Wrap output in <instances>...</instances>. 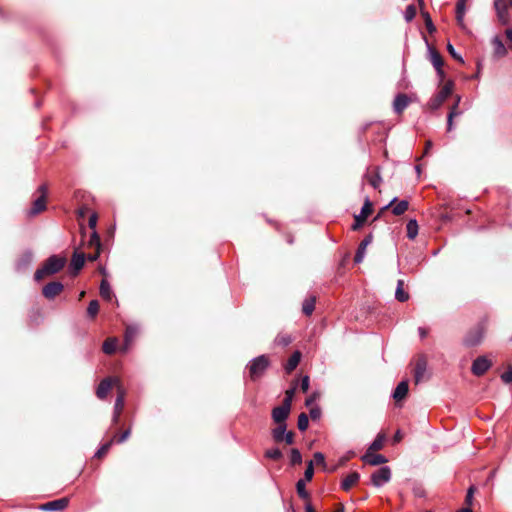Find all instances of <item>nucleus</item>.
Here are the masks:
<instances>
[{"mask_svg":"<svg viewBox=\"0 0 512 512\" xmlns=\"http://www.w3.org/2000/svg\"><path fill=\"white\" fill-rule=\"evenodd\" d=\"M505 34H506L507 40L509 42V47L512 50V28L507 29L505 31Z\"/></svg>","mask_w":512,"mask_h":512,"instance_id":"e2e57ef3","label":"nucleus"},{"mask_svg":"<svg viewBox=\"0 0 512 512\" xmlns=\"http://www.w3.org/2000/svg\"><path fill=\"white\" fill-rule=\"evenodd\" d=\"M384 441L385 435L378 434L373 442L369 445L367 450H369V452L381 450L383 448Z\"/></svg>","mask_w":512,"mask_h":512,"instance_id":"7c9ffc66","label":"nucleus"},{"mask_svg":"<svg viewBox=\"0 0 512 512\" xmlns=\"http://www.w3.org/2000/svg\"><path fill=\"white\" fill-rule=\"evenodd\" d=\"M113 442H114V438H112L108 442H106L103 445H101L98 448V450L95 452L94 457L101 458L102 456H104L109 451V449H110L111 445L113 444Z\"/></svg>","mask_w":512,"mask_h":512,"instance_id":"c9c22d12","label":"nucleus"},{"mask_svg":"<svg viewBox=\"0 0 512 512\" xmlns=\"http://www.w3.org/2000/svg\"><path fill=\"white\" fill-rule=\"evenodd\" d=\"M360 475L358 472L348 474L341 482V488L348 491L354 484L358 482Z\"/></svg>","mask_w":512,"mask_h":512,"instance_id":"4be33fe9","label":"nucleus"},{"mask_svg":"<svg viewBox=\"0 0 512 512\" xmlns=\"http://www.w3.org/2000/svg\"><path fill=\"white\" fill-rule=\"evenodd\" d=\"M301 360V353L299 351H295L288 359L287 363L285 364V370L287 373L292 372L296 367L298 366L299 362Z\"/></svg>","mask_w":512,"mask_h":512,"instance_id":"b1692460","label":"nucleus"},{"mask_svg":"<svg viewBox=\"0 0 512 512\" xmlns=\"http://www.w3.org/2000/svg\"><path fill=\"white\" fill-rule=\"evenodd\" d=\"M309 415L312 420H317L321 417V409L318 406L312 407L310 409Z\"/></svg>","mask_w":512,"mask_h":512,"instance_id":"5fc2aeb1","label":"nucleus"},{"mask_svg":"<svg viewBox=\"0 0 512 512\" xmlns=\"http://www.w3.org/2000/svg\"><path fill=\"white\" fill-rule=\"evenodd\" d=\"M130 434H131V429L129 428V429L125 430L119 437L114 436L113 437L114 442L123 443L130 437Z\"/></svg>","mask_w":512,"mask_h":512,"instance_id":"603ef678","label":"nucleus"},{"mask_svg":"<svg viewBox=\"0 0 512 512\" xmlns=\"http://www.w3.org/2000/svg\"><path fill=\"white\" fill-rule=\"evenodd\" d=\"M309 425V418L306 413H301L298 416L297 427L300 431L307 430Z\"/></svg>","mask_w":512,"mask_h":512,"instance_id":"e433bc0d","label":"nucleus"},{"mask_svg":"<svg viewBox=\"0 0 512 512\" xmlns=\"http://www.w3.org/2000/svg\"><path fill=\"white\" fill-rule=\"evenodd\" d=\"M500 378L506 384L512 382V366L511 365H509L507 367V370L501 374Z\"/></svg>","mask_w":512,"mask_h":512,"instance_id":"de8ad7c7","label":"nucleus"},{"mask_svg":"<svg viewBox=\"0 0 512 512\" xmlns=\"http://www.w3.org/2000/svg\"><path fill=\"white\" fill-rule=\"evenodd\" d=\"M408 206L409 203L407 200H401L395 206H393L392 213L396 216H400L408 209Z\"/></svg>","mask_w":512,"mask_h":512,"instance_id":"473e14b6","label":"nucleus"},{"mask_svg":"<svg viewBox=\"0 0 512 512\" xmlns=\"http://www.w3.org/2000/svg\"><path fill=\"white\" fill-rule=\"evenodd\" d=\"M33 260V253L30 250L25 251L19 260L17 261L16 268L17 270H24L26 269Z\"/></svg>","mask_w":512,"mask_h":512,"instance_id":"412c9836","label":"nucleus"},{"mask_svg":"<svg viewBox=\"0 0 512 512\" xmlns=\"http://www.w3.org/2000/svg\"><path fill=\"white\" fill-rule=\"evenodd\" d=\"M295 390H296V387H291L290 389H288L286 392H285V397L283 399V404L291 407V404H292V401H293V397H294V394H295Z\"/></svg>","mask_w":512,"mask_h":512,"instance_id":"c03bdc74","label":"nucleus"},{"mask_svg":"<svg viewBox=\"0 0 512 512\" xmlns=\"http://www.w3.org/2000/svg\"><path fill=\"white\" fill-rule=\"evenodd\" d=\"M371 213H372V203H371L369 197H366L360 213L354 216V223L352 225V229L353 230L360 229L363 226L364 222L366 221L367 217Z\"/></svg>","mask_w":512,"mask_h":512,"instance_id":"0eeeda50","label":"nucleus"},{"mask_svg":"<svg viewBox=\"0 0 512 512\" xmlns=\"http://www.w3.org/2000/svg\"><path fill=\"white\" fill-rule=\"evenodd\" d=\"M314 461L317 464L325 465V456H324V454L321 453V452H315L314 453Z\"/></svg>","mask_w":512,"mask_h":512,"instance_id":"13d9d810","label":"nucleus"},{"mask_svg":"<svg viewBox=\"0 0 512 512\" xmlns=\"http://www.w3.org/2000/svg\"><path fill=\"white\" fill-rule=\"evenodd\" d=\"M422 15L424 17L425 25L429 33L435 32L436 28L433 24V21L431 19V16L428 12L422 11Z\"/></svg>","mask_w":512,"mask_h":512,"instance_id":"37998d69","label":"nucleus"},{"mask_svg":"<svg viewBox=\"0 0 512 512\" xmlns=\"http://www.w3.org/2000/svg\"><path fill=\"white\" fill-rule=\"evenodd\" d=\"M427 361L421 357L417 360L414 370V381L416 384L421 383L427 377Z\"/></svg>","mask_w":512,"mask_h":512,"instance_id":"ddd939ff","label":"nucleus"},{"mask_svg":"<svg viewBox=\"0 0 512 512\" xmlns=\"http://www.w3.org/2000/svg\"><path fill=\"white\" fill-rule=\"evenodd\" d=\"M89 245L95 246L97 249H100V247H101L100 238L96 231H94L92 233L90 240H89Z\"/></svg>","mask_w":512,"mask_h":512,"instance_id":"09e8293b","label":"nucleus"},{"mask_svg":"<svg viewBox=\"0 0 512 512\" xmlns=\"http://www.w3.org/2000/svg\"><path fill=\"white\" fill-rule=\"evenodd\" d=\"M286 433L287 424H277V427H275L271 432L273 440L277 443L283 442V438Z\"/></svg>","mask_w":512,"mask_h":512,"instance_id":"393cba45","label":"nucleus"},{"mask_svg":"<svg viewBox=\"0 0 512 512\" xmlns=\"http://www.w3.org/2000/svg\"><path fill=\"white\" fill-rule=\"evenodd\" d=\"M465 13H466V2H463V0H457L456 15H465Z\"/></svg>","mask_w":512,"mask_h":512,"instance_id":"3c124183","label":"nucleus"},{"mask_svg":"<svg viewBox=\"0 0 512 512\" xmlns=\"http://www.w3.org/2000/svg\"><path fill=\"white\" fill-rule=\"evenodd\" d=\"M453 82L448 81L442 89L429 100V107L431 110H437L441 107L444 101L451 95L453 90Z\"/></svg>","mask_w":512,"mask_h":512,"instance_id":"7ed1b4c3","label":"nucleus"},{"mask_svg":"<svg viewBox=\"0 0 512 512\" xmlns=\"http://www.w3.org/2000/svg\"><path fill=\"white\" fill-rule=\"evenodd\" d=\"M283 454L279 448H271L265 452V457L272 460H280Z\"/></svg>","mask_w":512,"mask_h":512,"instance_id":"ea45409f","label":"nucleus"},{"mask_svg":"<svg viewBox=\"0 0 512 512\" xmlns=\"http://www.w3.org/2000/svg\"><path fill=\"white\" fill-rule=\"evenodd\" d=\"M309 383H310V378L308 375H305L304 377H302L301 379V383H300V388L301 390L306 393L309 389Z\"/></svg>","mask_w":512,"mask_h":512,"instance_id":"6e6d98bb","label":"nucleus"},{"mask_svg":"<svg viewBox=\"0 0 512 512\" xmlns=\"http://www.w3.org/2000/svg\"><path fill=\"white\" fill-rule=\"evenodd\" d=\"M484 337L483 328L480 326L470 329L463 338V345L466 347L478 346Z\"/></svg>","mask_w":512,"mask_h":512,"instance_id":"39448f33","label":"nucleus"},{"mask_svg":"<svg viewBox=\"0 0 512 512\" xmlns=\"http://www.w3.org/2000/svg\"><path fill=\"white\" fill-rule=\"evenodd\" d=\"M296 490L300 498L305 500L309 498V493L306 490L305 480L300 479L297 481Z\"/></svg>","mask_w":512,"mask_h":512,"instance_id":"72a5a7b5","label":"nucleus"},{"mask_svg":"<svg viewBox=\"0 0 512 512\" xmlns=\"http://www.w3.org/2000/svg\"><path fill=\"white\" fill-rule=\"evenodd\" d=\"M402 438H403V435H402L401 431L397 430L396 433L393 436V441L395 443H397V442H400L402 440Z\"/></svg>","mask_w":512,"mask_h":512,"instance_id":"69168bd1","label":"nucleus"},{"mask_svg":"<svg viewBox=\"0 0 512 512\" xmlns=\"http://www.w3.org/2000/svg\"><path fill=\"white\" fill-rule=\"evenodd\" d=\"M460 102V96H457L455 104L452 106L448 116H447V130L451 131L453 129V118L461 114V111L458 110V105Z\"/></svg>","mask_w":512,"mask_h":512,"instance_id":"a878e982","label":"nucleus"},{"mask_svg":"<svg viewBox=\"0 0 512 512\" xmlns=\"http://www.w3.org/2000/svg\"><path fill=\"white\" fill-rule=\"evenodd\" d=\"M117 348V339L116 338H108L104 341L102 349L105 354L111 355L116 351Z\"/></svg>","mask_w":512,"mask_h":512,"instance_id":"c85d7f7f","label":"nucleus"},{"mask_svg":"<svg viewBox=\"0 0 512 512\" xmlns=\"http://www.w3.org/2000/svg\"><path fill=\"white\" fill-rule=\"evenodd\" d=\"M391 479V470L388 466H383L375 471L371 476V482L375 487H382Z\"/></svg>","mask_w":512,"mask_h":512,"instance_id":"1a4fd4ad","label":"nucleus"},{"mask_svg":"<svg viewBox=\"0 0 512 512\" xmlns=\"http://www.w3.org/2000/svg\"><path fill=\"white\" fill-rule=\"evenodd\" d=\"M136 328L135 327H127L126 329V332H125V345H126V349L128 348V345L132 342L134 336L136 335Z\"/></svg>","mask_w":512,"mask_h":512,"instance_id":"79ce46f5","label":"nucleus"},{"mask_svg":"<svg viewBox=\"0 0 512 512\" xmlns=\"http://www.w3.org/2000/svg\"><path fill=\"white\" fill-rule=\"evenodd\" d=\"M395 298L399 302H406L409 299V294L403 288H396Z\"/></svg>","mask_w":512,"mask_h":512,"instance_id":"a18cd8bd","label":"nucleus"},{"mask_svg":"<svg viewBox=\"0 0 512 512\" xmlns=\"http://www.w3.org/2000/svg\"><path fill=\"white\" fill-rule=\"evenodd\" d=\"M99 311V302L97 300H92L89 302L87 308V314L89 317L94 318Z\"/></svg>","mask_w":512,"mask_h":512,"instance_id":"a19ab883","label":"nucleus"},{"mask_svg":"<svg viewBox=\"0 0 512 512\" xmlns=\"http://www.w3.org/2000/svg\"><path fill=\"white\" fill-rule=\"evenodd\" d=\"M292 342V338L288 334H279L274 339L275 345L286 347Z\"/></svg>","mask_w":512,"mask_h":512,"instance_id":"f704fd0d","label":"nucleus"},{"mask_svg":"<svg viewBox=\"0 0 512 512\" xmlns=\"http://www.w3.org/2000/svg\"><path fill=\"white\" fill-rule=\"evenodd\" d=\"M498 21L502 25H508L511 21L509 8H512L505 0H494L493 3Z\"/></svg>","mask_w":512,"mask_h":512,"instance_id":"20e7f679","label":"nucleus"},{"mask_svg":"<svg viewBox=\"0 0 512 512\" xmlns=\"http://www.w3.org/2000/svg\"><path fill=\"white\" fill-rule=\"evenodd\" d=\"M85 263V255L83 253L75 252L71 259L70 270L71 274L76 276L80 270L83 268Z\"/></svg>","mask_w":512,"mask_h":512,"instance_id":"a211bd4d","label":"nucleus"},{"mask_svg":"<svg viewBox=\"0 0 512 512\" xmlns=\"http://www.w3.org/2000/svg\"><path fill=\"white\" fill-rule=\"evenodd\" d=\"M117 386V397H121L122 398V402L125 403V390L123 389V387L121 386L120 382L115 384Z\"/></svg>","mask_w":512,"mask_h":512,"instance_id":"052dcab7","label":"nucleus"},{"mask_svg":"<svg viewBox=\"0 0 512 512\" xmlns=\"http://www.w3.org/2000/svg\"><path fill=\"white\" fill-rule=\"evenodd\" d=\"M99 255H100V249H97V251L95 253L88 255V260L96 261L98 259Z\"/></svg>","mask_w":512,"mask_h":512,"instance_id":"338daca9","label":"nucleus"},{"mask_svg":"<svg viewBox=\"0 0 512 512\" xmlns=\"http://www.w3.org/2000/svg\"><path fill=\"white\" fill-rule=\"evenodd\" d=\"M319 397L318 392H313L306 400H305V406L310 407L313 405V403L317 400Z\"/></svg>","mask_w":512,"mask_h":512,"instance_id":"4d7b16f0","label":"nucleus"},{"mask_svg":"<svg viewBox=\"0 0 512 512\" xmlns=\"http://www.w3.org/2000/svg\"><path fill=\"white\" fill-rule=\"evenodd\" d=\"M314 475L313 461H309L307 467L304 472V479L306 481H311Z\"/></svg>","mask_w":512,"mask_h":512,"instance_id":"49530a36","label":"nucleus"},{"mask_svg":"<svg viewBox=\"0 0 512 512\" xmlns=\"http://www.w3.org/2000/svg\"><path fill=\"white\" fill-rule=\"evenodd\" d=\"M283 442H285L288 445H291L294 443V434L291 431H287L283 438Z\"/></svg>","mask_w":512,"mask_h":512,"instance_id":"bf43d9fd","label":"nucleus"},{"mask_svg":"<svg viewBox=\"0 0 512 512\" xmlns=\"http://www.w3.org/2000/svg\"><path fill=\"white\" fill-rule=\"evenodd\" d=\"M416 16V7L414 4H410L404 11V19L406 22H411Z\"/></svg>","mask_w":512,"mask_h":512,"instance_id":"4c0bfd02","label":"nucleus"},{"mask_svg":"<svg viewBox=\"0 0 512 512\" xmlns=\"http://www.w3.org/2000/svg\"><path fill=\"white\" fill-rule=\"evenodd\" d=\"M372 240H373V235L370 233L367 236H365V238L360 242V244L357 248L355 257H354V262L356 264H359L364 260L365 254H366V248L368 245H370L372 243Z\"/></svg>","mask_w":512,"mask_h":512,"instance_id":"2eb2a0df","label":"nucleus"},{"mask_svg":"<svg viewBox=\"0 0 512 512\" xmlns=\"http://www.w3.org/2000/svg\"><path fill=\"white\" fill-rule=\"evenodd\" d=\"M473 499H474V496L466 494L465 503H466L467 507H470L473 504Z\"/></svg>","mask_w":512,"mask_h":512,"instance_id":"774afa93","label":"nucleus"},{"mask_svg":"<svg viewBox=\"0 0 512 512\" xmlns=\"http://www.w3.org/2000/svg\"><path fill=\"white\" fill-rule=\"evenodd\" d=\"M407 237L413 240L418 234V223L415 219H410L406 225Z\"/></svg>","mask_w":512,"mask_h":512,"instance_id":"c756f323","label":"nucleus"},{"mask_svg":"<svg viewBox=\"0 0 512 512\" xmlns=\"http://www.w3.org/2000/svg\"><path fill=\"white\" fill-rule=\"evenodd\" d=\"M68 503L67 498H60L42 504L40 509L43 511H62L68 506Z\"/></svg>","mask_w":512,"mask_h":512,"instance_id":"4468645a","label":"nucleus"},{"mask_svg":"<svg viewBox=\"0 0 512 512\" xmlns=\"http://www.w3.org/2000/svg\"><path fill=\"white\" fill-rule=\"evenodd\" d=\"M100 295L106 300H110L112 297L110 284L105 279H103L100 284Z\"/></svg>","mask_w":512,"mask_h":512,"instance_id":"2f4dec72","label":"nucleus"},{"mask_svg":"<svg viewBox=\"0 0 512 512\" xmlns=\"http://www.w3.org/2000/svg\"><path fill=\"white\" fill-rule=\"evenodd\" d=\"M429 54H430V61L432 65L434 66L435 70H439L440 67H443V59L440 53L433 49L432 47H428Z\"/></svg>","mask_w":512,"mask_h":512,"instance_id":"bb28decb","label":"nucleus"},{"mask_svg":"<svg viewBox=\"0 0 512 512\" xmlns=\"http://www.w3.org/2000/svg\"><path fill=\"white\" fill-rule=\"evenodd\" d=\"M315 303H316L315 296L307 297L302 303V312L305 315L310 316L315 309Z\"/></svg>","mask_w":512,"mask_h":512,"instance_id":"cd10ccee","label":"nucleus"},{"mask_svg":"<svg viewBox=\"0 0 512 512\" xmlns=\"http://www.w3.org/2000/svg\"><path fill=\"white\" fill-rule=\"evenodd\" d=\"M291 407L281 404L280 406H277L273 408L272 410V419L277 424H286V420L290 414Z\"/></svg>","mask_w":512,"mask_h":512,"instance_id":"9b49d317","label":"nucleus"},{"mask_svg":"<svg viewBox=\"0 0 512 512\" xmlns=\"http://www.w3.org/2000/svg\"><path fill=\"white\" fill-rule=\"evenodd\" d=\"M381 181L382 178L379 173H376L375 175L369 177V183L375 189L379 187Z\"/></svg>","mask_w":512,"mask_h":512,"instance_id":"8fccbe9b","label":"nucleus"},{"mask_svg":"<svg viewBox=\"0 0 512 512\" xmlns=\"http://www.w3.org/2000/svg\"><path fill=\"white\" fill-rule=\"evenodd\" d=\"M119 383V379L116 377H107L104 378L98 385L96 389V396L103 400L106 398L107 394L109 393L110 389L114 384Z\"/></svg>","mask_w":512,"mask_h":512,"instance_id":"9d476101","label":"nucleus"},{"mask_svg":"<svg viewBox=\"0 0 512 512\" xmlns=\"http://www.w3.org/2000/svg\"><path fill=\"white\" fill-rule=\"evenodd\" d=\"M269 365L270 361L266 355H260L253 358L247 365L251 380L256 381L262 377Z\"/></svg>","mask_w":512,"mask_h":512,"instance_id":"f03ea898","label":"nucleus"},{"mask_svg":"<svg viewBox=\"0 0 512 512\" xmlns=\"http://www.w3.org/2000/svg\"><path fill=\"white\" fill-rule=\"evenodd\" d=\"M96 223H97V215L96 214H92L90 216V218H89V226H90V228H95Z\"/></svg>","mask_w":512,"mask_h":512,"instance_id":"0e129e2a","label":"nucleus"},{"mask_svg":"<svg viewBox=\"0 0 512 512\" xmlns=\"http://www.w3.org/2000/svg\"><path fill=\"white\" fill-rule=\"evenodd\" d=\"M492 367V361L486 356L477 357L471 366V372L473 375L480 377L484 375Z\"/></svg>","mask_w":512,"mask_h":512,"instance_id":"6e6552de","label":"nucleus"},{"mask_svg":"<svg viewBox=\"0 0 512 512\" xmlns=\"http://www.w3.org/2000/svg\"><path fill=\"white\" fill-rule=\"evenodd\" d=\"M410 99L404 93L396 95L393 101V110L396 114H401L409 105Z\"/></svg>","mask_w":512,"mask_h":512,"instance_id":"f3484780","label":"nucleus"},{"mask_svg":"<svg viewBox=\"0 0 512 512\" xmlns=\"http://www.w3.org/2000/svg\"><path fill=\"white\" fill-rule=\"evenodd\" d=\"M464 17H465V15H456V21H457V24H458V26H459L462 30H465V29H466V24H465V21H464Z\"/></svg>","mask_w":512,"mask_h":512,"instance_id":"680f3d73","label":"nucleus"},{"mask_svg":"<svg viewBox=\"0 0 512 512\" xmlns=\"http://www.w3.org/2000/svg\"><path fill=\"white\" fill-rule=\"evenodd\" d=\"M361 459L363 462H365L371 466H378V465L384 464L388 461L384 455L374 454L372 452H369V450L366 451V453L362 456Z\"/></svg>","mask_w":512,"mask_h":512,"instance_id":"dca6fc26","label":"nucleus"},{"mask_svg":"<svg viewBox=\"0 0 512 512\" xmlns=\"http://www.w3.org/2000/svg\"><path fill=\"white\" fill-rule=\"evenodd\" d=\"M491 42L494 48L495 57L502 58L506 56L507 48L505 47L504 43L502 42L499 36H494Z\"/></svg>","mask_w":512,"mask_h":512,"instance_id":"aec40b11","label":"nucleus"},{"mask_svg":"<svg viewBox=\"0 0 512 512\" xmlns=\"http://www.w3.org/2000/svg\"><path fill=\"white\" fill-rule=\"evenodd\" d=\"M447 50L449 52V54L456 60L460 61V62H464L463 58L456 52L455 48L453 47L452 44H448L447 45Z\"/></svg>","mask_w":512,"mask_h":512,"instance_id":"864d4df0","label":"nucleus"},{"mask_svg":"<svg viewBox=\"0 0 512 512\" xmlns=\"http://www.w3.org/2000/svg\"><path fill=\"white\" fill-rule=\"evenodd\" d=\"M38 191L40 192V195L34 200L31 209L28 211L29 216H35L46 209L47 187L45 185H41L38 188Z\"/></svg>","mask_w":512,"mask_h":512,"instance_id":"423d86ee","label":"nucleus"},{"mask_svg":"<svg viewBox=\"0 0 512 512\" xmlns=\"http://www.w3.org/2000/svg\"><path fill=\"white\" fill-rule=\"evenodd\" d=\"M66 264V258L59 255H51L44 262L41 268L37 269L34 278L36 281L43 279L45 276L54 275L61 271Z\"/></svg>","mask_w":512,"mask_h":512,"instance_id":"f257e3e1","label":"nucleus"},{"mask_svg":"<svg viewBox=\"0 0 512 512\" xmlns=\"http://www.w3.org/2000/svg\"><path fill=\"white\" fill-rule=\"evenodd\" d=\"M64 286L59 281H52L46 284L42 289V294L47 299L55 298L62 290Z\"/></svg>","mask_w":512,"mask_h":512,"instance_id":"f8f14e48","label":"nucleus"},{"mask_svg":"<svg viewBox=\"0 0 512 512\" xmlns=\"http://www.w3.org/2000/svg\"><path fill=\"white\" fill-rule=\"evenodd\" d=\"M124 405L125 403L122 402V398L116 397L113 407L112 424H118Z\"/></svg>","mask_w":512,"mask_h":512,"instance_id":"5701e85b","label":"nucleus"},{"mask_svg":"<svg viewBox=\"0 0 512 512\" xmlns=\"http://www.w3.org/2000/svg\"><path fill=\"white\" fill-rule=\"evenodd\" d=\"M408 390H409L408 381H406V380L401 381L396 386V388L394 389V391L392 393L393 399L396 402H400V401L404 400L408 394Z\"/></svg>","mask_w":512,"mask_h":512,"instance_id":"6ab92c4d","label":"nucleus"},{"mask_svg":"<svg viewBox=\"0 0 512 512\" xmlns=\"http://www.w3.org/2000/svg\"><path fill=\"white\" fill-rule=\"evenodd\" d=\"M290 463L291 465H299L302 463V455H301V452L296 449V448H293L291 450V453H290Z\"/></svg>","mask_w":512,"mask_h":512,"instance_id":"58836bf2","label":"nucleus"}]
</instances>
